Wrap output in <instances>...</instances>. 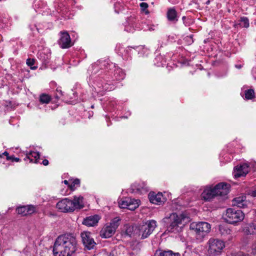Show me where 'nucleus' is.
Segmentation results:
<instances>
[{"label": "nucleus", "mask_w": 256, "mask_h": 256, "mask_svg": "<svg viewBox=\"0 0 256 256\" xmlns=\"http://www.w3.org/2000/svg\"><path fill=\"white\" fill-rule=\"evenodd\" d=\"M76 238L72 234L59 236L56 240L53 253L54 256H84V254L77 252Z\"/></svg>", "instance_id": "f257e3e1"}, {"label": "nucleus", "mask_w": 256, "mask_h": 256, "mask_svg": "<svg viewBox=\"0 0 256 256\" xmlns=\"http://www.w3.org/2000/svg\"><path fill=\"white\" fill-rule=\"evenodd\" d=\"M188 218L184 213L178 214L172 212L169 216L166 217L163 220L166 226V230L168 232L177 234L182 231L186 222L185 220Z\"/></svg>", "instance_id": "f03ea898"}, {"label": "nucleus", "mask_w": 256, "mask_h": 256, "mask_svg": "<svg viewBox=\"0 0 256 256\" xmlns=\"http://www.w3.org/2000/svg\"><path fill=\"white\" fill-rule=\"evenodd\" d=\"M210 225L206 222H193L190 226V230L199 242L202 240L204 236L210 232Z\"/></svg>", "instance_id": "7ed1b4c3"}, {"label": "nucleus", "mask_w": 256, "mask_h": 256, "mask_svg": "<svg viewBox=\"0 0 256 256\" xmlns=\"http://www.w3.org/2000/svg\"><path fill=\"white\" fill-rule=\"evenodd\" d=\"M156 220H150L144 224L135 226L134 232L140 239H145L152 234L156 226Z\"/></svg>", "instance_id": "20e7f679"}, {"label": "nucleus", "mask_w": 256, "mask_h": 256, "mask_svg": "<svg viewBox=\"0 0 256 256\" xmlns=\"http://www.w3.org/2000/svg\"><path fill=\"white\" fill-rule=\"evenodd\" d=\"M244 214L241 210L236 208L227 209L226 214V221L230 224H234L242 221Z\"/></svg>", "instance_id": "39448f33"}, {"label": "nucleus", "mask_w": 256, "mask_h": 256, "mask_svg": "<svg viewBox=\"0 0 256 256\" xmlns=\"http://www.w3.org/2000/svg\"><path fill=\"white\" fill-rule=\"evenodd\" d=\"M120 219L118 217L113 218L110 222L107 224L100 231V236L104 238L111 237L120 225Z\"/></svg>", "instance_id": "423d86ee"}, {"label": "nucleus", "mask_w": 256, "mask_h": 256, "mask_svg": "<svg viewBox=\"0 0 256 256\" xmlns=\"http://www.w3.org/2000/svg\"><path fill=\"white\" fill-rule=\"evenodd\" d=\"M224 247V244L222 241L217 239H210L208 252L210 256L220 255Z\"/></svg>", "instance_id": "0eeeda50"}, {"label": "nucleus", "mask_w": 256, "mask_h": 256, "mask_svg": "<svg viewBox=\"0 0 256 256\" xmlns=\"http://www.w3.org/2000/svg\"><path fill=\"white\" fill-rule=\"evenodd\" d=\"M140 200L130 198H126L119 201V206L122 208H128L131 210H135L139 206Z\"/></svg>", "instance_id": "6e6552de"}, {"label": "nucleus", "mask_w": 256, "mask_h": 256, "mask_svg": "<svg viewBox=\"0 0 256 256\" xmlns=\"http://www.w3.org/2000/svg\"><path fill=\"white\" fill-rule=\"evenodd\" d=\"M58 44L62 49L68 48L74 44V41L72 40L69 33H60Z\"/></svg>", "instance_id": "1a4fd4ad"}, {"label": "nucleus", "mask_w": 256, "mask_h": 256, "mask_svg": "<svg viewBox=\"0 0 256 256\" xmlns=\"http://www.w3.org/2000/svg\"><path fill=\"white\" fill-rule=\"evenodd\" d=\"M72 200L64 198L60 200L57 204L56 207L60 212H74V206L72 205Z\"/></svg>", "instance_id": "9d476101"}, {"label": "nucleus", "mask_w": 256, "mask_h": 256, "mask_svg": "<svg viewBox=\"0 0 256 256\" xmlns=\"http://www.w3.org/2000/svg\"><path fill=\"white\" fill-rule=\"evenodd\" d=\"M82 242L85 248L88 250L94 249L96 245L91 233L88 232H84L81 233Z\"/></svg>", "instance_id": "9b49d317"}, {"label": "nucleus", "mask_w": 256, "mask_h": 256, "mask_svg": "<svg viewBox=\"0 0 256 256\" xmlns=\"http://www.w3.org/2000/svg\"><path fill=\"white\" fill-rule=\"evenodd\" d=\"M214 188L217 196H224L229 192L230 184L224 182H220L216 185Z\"/></svg>", "instance_id": "f8f14e48"}, {"label": "nucleus", "mask_w": 256, "mask_h": 256, "mask_svg": "<svg viewBox=\"0 0 256 256\" xmlns=\"http://www.w3.org/2000/svg\"><path fill=\"white\" fill-rule=\"evenodd\" d=\"M130 190L132 192L142 194L148 191L149 188L146 182H135L131 185Z\"/></svg>", "instance_id": "ddd939ff"}, {"label": "nucleus", "mask_w": 256, "mask_h": 256, "mask_svg": "<svg viewBox=\"0 0 256 256\" xmlns=\"http://www.w3.org/2000/svg\"><path fill=\"white\" fill-rule=\"evenodd\" d=\"M36 206L32 204L22 206L18 207L16 211L18 214L22 216H26L36 212Z\"/></svg>", "instance_id": "4468645a"}, {"label": "nucleus", "mask_w": 256, "mask_h": 256, "mask_svg": "<svg viewBox=\"0 0 256 256\" xmlns=\"http://www.w3.org/2000/svg\"><path fill=\"white\" fill-rule=\"evenodd\" d=\"M248 166L244 164L235 168L234 176L236 178L244 176L248 172Z\"/></svg>", "instance_id": "2eb2a0df"}, {"label": "nucleus", "mask_w": 256, "mask_h": 256, "mask_svg": "<svg viewBox=\"0 0 256 256\" xmlns=\"http://www.w3.org/2000/svg\"><path fill=\"white\" fill-rule=\"evenodd\" d=\"M100 219V218L98 215L90 216L84 220L82 224L88 226H94L98 223Z\"/></svg>", "instance_id": "dca6fc26"}, {"label": "nucleus", "mask_w": 256, "mask_h": 256, "mask_svg": "<svg viewBox=\"0 0 256 256\" xmlns=\"http://www.w3.org/2000/svg\"><path fill=\"white\" fill-rule=\"evenodd\" d=\"M202 198L205 200L210 201L214 196H217L214 188H206L202 194Z\"/></svg>", "instance_id": "f3484780"}, {"label": "nucleus", "mask_w": 256, "mask_h": 256, "mask_svg": "<svg viewBox=\"0 0 256 256\" xmlns=\"http://www.w3.org/2000/svg\"><path fill=\"white\" fill-rule=\"evenodd\" d=\"M162 193L158 192L156 194L154 192H151L148 194V198L150 202L156 204H160L162 202Z\"/></svg>", "instance_id": "a211bd4d"}, {"label": "nucleus", "mask_w": 256, "mask_h": 256, "mask_svg": "<svg viewBox=\"0 0 256 256\" xmlns=\"http://www.w3.org/2000/svg\"><path fill=\"white\" fill-rule=\"evenodd\" d=\"M24 160H29L30 162L38 164L40 163V154L38 152L31 151L27 154Z\"/></svg>", "instance_id": "6ab92c4d"}, {"label": "nucleus", "mask_w": 256, "mask_h": 256, "mask_svg": "<svg viewBox=\"0 0 256 256\" xmlns=\"http://www.w3.org/2000/svg\"><path fill=\"white\" fill-rule=\"evenodd\" d=\"M246 196H241L236 198L233 200V204L240 208H244L247 206V201L246 200Z\"/></svg>", "instance_id": "aec40b11"}, {"label": "nucleus", "mask_w": 256, "mask_h": 256, "mask_svg": "<svg viewBox=\"0 0 256 256\" xmlns=\"http://www.w3.org/2000/svg\"><path fill=\"white\" fill-rule=\"evenodd\" d=\"M166 17L171 22H176L178 20L177 12L174 8H170L168 10Z\"/></svg>", "instance_id": "412c9836"}, {"label": "nucleus", "mask_w": 256, "mask_h": 256, "mask_svg": "<svg viewBox=\"0 0 256 256\" xmlns=\"http://www.w3.org/2000/svg\"><path fill=\"white\" fill-rule=\"evenodd\" d=\"M83 197L82 196H74L72 200V205L74 206V211L76 209H80L84 208Z\"/></svg>", "instance_id": "4be33fe9"}, {"label": "nucleus", "mask_w": 256, "mask_h": 256, "mask_svg": "<svg viewBox=\"0 0 256 256\" xmlns=\"http://www.w3.org/2000/svg\"><path fill=\"white\" fill-rule=\"evenodd\" d=\"M154 256H180V255L179 253H174L170 250L158 249L156 251Z\"/></svg>", "instance_id": "5701e85b"}, {"label": "nucleus", "mask_w": 256, "mask_h": 256, "mask_svg": "<svg viewBox=\"0 0 256 256\" xmlns=\"http://www.w3.org/2000/svg\"><path fill=\"white\" fill-rule=\"evenodd\" d=\"M114 80H122L125 78V74L122 69L117 68L114 70Z\"/></svg>", "instance_id": "b1692460"}, {"label": "nucleus", "mask_w": 256, "mask_h": 256, "mask_svg": "<svg viewBox=\"0 0 256 256\" xmlns=\"http://www.w3.org/2000/svg\"><path fill=\"white\" fill-rule=\"evenodd\" d=\"M256 230V226L252 223L247 224L244 228V232L246 234H253Z\"/></svg>", "instance_id": "393cba45"}, {"label": "nucleus", "mask_w": 256, "mask_h": 256, "mask_svg": "<svg viewBox=\"0 0 256 256\" xmlns=\"http://www.w3.org/2000/svg\"><path fill=\"white\" fill-rule=\"evenodd\" d=\"M132 49H134V50H136L137 52H139L140 50H145L146 48L142 46H128L124 51L126 55L128 56H129L131 54V51Z\"/></svg>", "instance_id": "a878e982"}, {"label": "nucleus", "mask_w": 256, "mask_h": 256, "mask_svg": "<svg viewBox=\"0 0 256 256\" xmlns=\"http://www.w3.org/2000/svg\"><path fill=\"white\" fill-rule=\"evenodd\" d=\"M219 231L222 236H226L231 233V230L226 225L220 224L219 226Z\"/></svg>", "instance_id": "bb28decb"}, {"label": "nucleus", "mask_w": 256, "mask_h": 256, "mask_svg": "<svg viewBox=\"0 0 256 256\" xmlns=\"http://www.w3.org/2000/svg\"><path fill=\"white\" fill-rule=\"evenodd\" d=\"M51 96L46 94H42L40 96L39 100L41 104H48L51 100Z\"/></svg>", "instance_id": "cd10ccee"}, {"label": "nucleus", "mask_w": 256, "mask_h": 256, "mask_svg": "<svg viewBox=\"0 0 256 256\" xmlns=\"http://www.w3.org/2000/svg\"><path fill=\"white\" fill-rule=\"evenodd\" d=\"M245 98L247 100H252L255 98V92L254 89H248L244 91Z\"/></svg>", "instance_id": "c85d7f7f"}, {"label": "nucleus", "mask_w": 256, "mask_h": 256, "mask_svg": "<svg viewBox=\"0 0 256 256\" xmlns=\"http://www.w3.org/2000/svg\"><path fill=\"white\" fill-rule=\"evenodd\" d=\"M80 180L78 178L74 179L72 182L68 185V187L71 190H74L76 187L80 186Z\"/></svg>", "instance_id": "c756f323"}, {"label": "nucleus", "mask_w": 256, "mask_h": 256, "mask_svg": "<svg viewBox=\"0 0 256 256\" xmlns=\"http://www.w3.org/2000/svg\"><path fill=\"white\" fill-rule=\"evenodd\" d=\"M240 25L242 27L248 28L250 26L248 18L245 16L240 18Z\"/></svg>", "instance_id": "7c9ffc66"}, {"label": "nucleus", "mask_w": 256, "mask_h": 256, "mask_svg": "<svg viewBox=\"0 0 256 256\" xmlns=\"http://www.w3.org/2000/svg\"><path fill=\"white\" fill-rule=\"evenodd\" d=\"M162 58L161 56H156L154 60V64L157 66H162L164 65V62L162 61Z\"/></svg>", "instance_id": "2f4dec72"}, {"label": "nucleus", "mask_w": 256, "mask_h": 256, "mask_svg": "<svg viewBox=\"0 0 256 256\" xmlns=\"http://www.w3.org/2000/svg\"><path fill=\"white\" fill-rule=\"evenodd\" d=\"M35 63V60L34 58H29L26 60V64L30 67L32 70H36L37 66H33Z\"/></svg>", "instance_id": "473e14b6"}, {"label": "nucleus", "mask_w": 256, "mask_h": 256, "mask_svg": "<svg viewBox=\"0 0 256 256\" xmlns=\"http://www.w3.org/2000/svg\"><path fill=\"white\" fill-rule=\"evenodd\" d=\"M184 40L186 44L188 45L192 44L194 42L193 35L190 34L184 37Z\"/></svg>", "instance_id": "72a5a7b5"}, {"label": "nucleus", "mask_w": 256, "mask_h": 256, "mask_svg": "<svg viewBox=\"0 0 256 256\" xmlns=\"http://www.w3.org/2000/svg\"><path fill=\"white\" fill-rule=\"evenodd\" d=\"M140 6L142 11L144 12L146 14H148L149 13L148 11L147 10V8H148V4L146 2H142L140 4Z\"/></svg>", "instance_id": "f704fd0d"}, {"label": "nucleus", "mask_w": 256, "mask_h": 256, "mask_svg": "<svg viewBox=\"0 0 256 256\" xmlns=\"http://www.w3.org/2000/svg\"><path fill=\"white\" fill-rule=\"evenodd\" d=\"M135 227L130 226L128 227L126 229V232L128 235H129L131 236L132 234V232L134 230V231ZM134 233H136L134 232Z\"/></svg>", "instance_id": "c9c22d12"}, {"label": "nucleus", "mask_w": 256, "mask_h": 256, "mask_svg": "<svg viewBox=\"0 0 256 256\" xmlns=\"http://www.w3.org/2000/svg\"><path fill=\"white\" fill-rule=\"evenodd\" d=\"M8 160H10L12 162H19L20 161V160L18 158L15 157L14 155H12L10 157L8 158Z\"/></svg>", "instance_id": "e433bc0d"}, {"label": "nucleus", "mask_w": 256, "mask_h": 256, "mask_svg": "<svg viewBox=\"0 0 256 256\" xmlns=\"http://www.w3.org/2000/svg\"><path fill=\"white\" fill-rule=\"evenodd\" d=\"M57 92L58 93V94H56V98H58L60 96L62 95V92L60 89H58V88L56 89Z\"/></svg>", "instance_id": "4c0bfd02"}, {"label": "nucleus", "mask_w": 256, "mask_h": 256, "mask_svg": "<svg viewBox=\"0 0 256 256\" xmlns=\"http://www.w3.org/2000/svg\"><path fill=\"white\" fill-rule=\"evenodd\" d=\"M40 164H42L44 166H48L49 164L48 160L46 159L44 160L42 162H40Z\"/></svg>", "instance_id": "58836bf2"}, {"label": "nucleus", "mask_w": 256, "mask_h": 256, "mask_svg": "<svg viewBox=\"0 0 256 256\" xmlns=\"http://www.w3.org/2000/svg\"><path fill=\"white\" fill-rule=\"evenodd\" d=\"M2 156H6V158L8 160V158L10 157V156L9 155V154L7 152H4L2 154H0V157H2Z\"/></svg>", "instance_id": "ea45409f"}, {"label": "nucleus", "mask_w": 256, "mask_h": 256, "mask_svg": "<svg viewBox=\"0 0 256 256\" xmlns=\"http://www.w3.org/2000/svg\"><path fill=\"white\" fill-rule=\"evenodd\" d=\"M116 252L115 250H112L110 252L108 256H116Z\"/></svg>", "instance_id": "a19ab883"}, {"label": "nucleus", "mask_w": 256, "mask_h": 256, "mask_svg": "<svg viewBox=\"0 0 256 256\" xmlns=\"http://www.w3.org/2000/svg\"><path fill=\"white\" fill-rule=\"evenodd\" d=\"M252 196H256V190H253L252 192Z\"/></svg>", "instance_id": "79ce46f5"}, {"label": "nucleus", "mask_w": 256, "mask_h": 256, "mask_svg": "<svg viewBox=\"0 0 256 256\" xmlns=\"http://www.w3.org/2000/svg\"><path fill=\"white\" fill-rule=\"evenodd\" d=\"M235 66H236V68L238 69H240L242 67L241 64H236V65H235Z\"/></svg>", "instance_id": "37998d69"}, {"label": "nucleus", "mask_w": 256, "mask_h": 256, "mask_svg": "<svg viewBox=\"0 0 256 256\" xmlns=\"http://www.w3.org/2000/svg\"><path fill=\"white\" fill-rule=\"evenodd\" d=\"M64 183L65 184H66L68 186V185H70V184H69V182H68V181L67 180H64Z\"/></svg>", "instance_id": "c03bdc74"}, {"label": "nucleus", "mask_w": 256, "mask_h": 256, "mask_svg": "<svg viewBox=\"0 0 256 256\" xmlns=\"http://www.w3.org/2000/svg\"><path fill=\"white\" fill-rule=\"evenodd\" d=\"M149 30L150 31H152V30H156V29H155V26H153V27H151L149 28Z\"/></svg>", "instance_id": "a18cd8bd"}, {"label": "nucleus", "mask_w": 256, "mask_h": 256, "mask_svg": "<svg viewBox=\"0 0 256 256\" xmlns=\"http://www.w3.org/2000/svg\"><path fill=\"white\" fill-rule=\"evenodd\" d=\"M236 256H246V255L244 254L242 252H240Z\"/></svg>", "instance_id": "49530a36"}, {"label": "nucleus", "mask_w": 256, "mask_h": 256, "mask_svg": "<svg viewBox=\"0 0 256 256\" xmlns=\"http://www.w3.org/2000/svg\"><path fill=\"white\" fill-rule=\"evenodd\" d=\"M210 42V38H209L204 40V43H206V42Z\"/></svg>", "instance_id": "de8ad7c7"}, {"label": "nucleus", "mask_w": 256, "mask_h": 256, "mask_svg": "<svg viewBox=\"0 0 256 256\" xmlns=\"http://www.w3.org/2000/svg\"><path fill=\"white\" fill-rule=\"evenodd\" d=\"M120 44H119L118 45L116 46V48H120Z\"/></svg>", "instance_id": "09e8293b"}, {"label": "nucleus", "mask_w": 256, "mask_h": 256, "mask_svg": "<svg viewBox=\"0 0 256 256\" xmlns=\"http://www.w3.org/2000/svg\"><path fill=\"white\" fill-rule=\"evenodd\" d=\"M91 108H94V106L92 105V106Z\"/></svg>", "instance_id": "8fccbe9b"}, {"label": "nucleus", "mask_w": 256, "mask_h": 256, "mask_svg": "<svg viewBox=\"0 0 256 256\" xmlns=\"http://www.w3.org/2000/svg\"><path fill=\"white\" fill-rule=\"evenodd\" d=\"M254 250H255L256 251V246H255V248H254Z\"/></svg>", "instance_id": "3c124183"}, {"label": "nucleus", "mask_w": 256, "mask_h": 256, "mask_svg": "<svg viewBox=\"0 0 256 256\" xmlns=\"http://www.w3.org/2000/svg\"><path fill=\"white\" fill-rule=\"evenodd\" d=\"M63 32H67V31H64Z\"/></svg>", "instance_id": "603ef678"}]
</instances>
